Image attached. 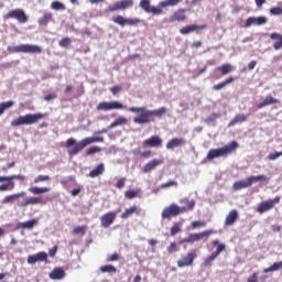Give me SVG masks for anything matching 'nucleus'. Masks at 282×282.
Wrapping results in <instances>:
<instances>
[{
  "label": "nucleus",
  "mask_w": 282,
  "mask_h": 282,
  "mask_svg": "<svg viewBox=\"0 0 282 282\" xmlns=\"http://www.w3.org/2000/svg\"><path fill=\"white\" fill-rule=\"evenodd\" d=\"M128 111L130 113H139V116L133 118L134 124H151V122H155L154 116H156V118L166 116V107H161L156 110H149L147 107H130Z\"/></svg>",
  "instance_id": "1"
},
{
  "label": "nucleus",
  "mask_w": 282,
  "mask_h": 282,
  "mask_svg": "<svg viewBox=\"0 0 282 282\" xmlns=\"http://www.w3.org/2000/svg\"><path fill=\"white\" fill-rule=\"evenodd\" d=\"M94 142H105V138L87 137L80 140L79 142H76V139L74 138H69L66 141L65 147L66 149H68V155L73 156V155H78V153H80V151H83L85 147H89V144H94Z\"/></svg>",
  "instance_id": "2"
},
{
  "label": "nucleus",
  "mask_w": 282,
  "mask_h": 282,
  "mask_svg": "<svg viewBox=\"0 0 282 282\" xmlns=\"http://www.w3.org/2000/svg\"><path fill=\"white\" fill-rule=\"evenodd\" d=\"M178 3H182V0H164L159 2V7H153L151 6V0H140L139 7L143 12H147V14L160 17L163 12L162 8H173L178 6Z\"/></svg>",
  "instance_id": "3"
},
{
  "label": "nucleus",
  "mask_w": 282,
  "mask_h": 282,
  "mask_svg": "<svg viewBox=\"0 0 282 282\" xmlns=\"http://www.w3.org/2000/svg\"><path fill=\"white\" fill-rule=\"evenodd\" d=\"M237 147H238L237 141H231L221 148L210 149L206 155V160H208V162H213V160L217 158H226L230 155V153H232V151H235Z\"/></svg>",
  "instance_id": "4"
},
{
  "label": "nucleus",
  "mask_w": 282,
  "mask_h": 282,
  "mask_svg": "<svg viewBox=\"0 0 282 282\" xmlns=\"http://www.w3.org/2000/svg\"><path fill=\"white\" fill-rule=\"evenodd\" d=\"M45 115L37 112V113H26L24 116H20L17 119L11 121V127H21L23 124H36L39 120H43Z\"/></svg>",
  "instance_id": "5"
},
{
  "label": "nucleus",
  "mask_w": 282,
  "mask_h": 282,
  "mask_svg": "<svg viewBox=\"0 0 282 282\" xmlns=\"http://www.w3.org/2000/svg\"><path fill=\"white\" fill-rule=\"evenodd\" d=\"M8 52L10 54H41L43 48L34 44H22L18 46H8Z\"/></svg>",
  "instance_id": "6"
},
{
  "label": "nucleus",
  "mask_w": 282,
  "mask_h": 282,
  "mask_svg": "<svg viewBox=\"0 0 282 282\" xmlns=\"http://www.w3.org/2000/svg\"><path fill=\"white\" fill-rule=\"evenodd\" d=\"M182 213H186V208H181L177 204H171L170 206L165 207L162 213V219H173V217H178Z\"/></svg>",
  "instance_id": "7"
},
{
  "label": "nucleus",
  "mask_w": 282,
  "mask_h": 282,
  "mask_svg": "<svg viewBox=\"0 0 282 282\" xmlns=\"http://www.w3.org/2000/svg\"><path fill=\"white\" fill-rule=\"evenodd\" d=\"M217 231L214 229H207L197 234H189L188 237L184 238L181 243H195V241H202V239H208L210 235H216Z\"/></svg>",
  "instance_id": "8"
},
{
  "label": "nucleus",
  "mask_w": 282,
  "mask_h": 282,
  "mask_svg": "<svg viewBox=\"0 0 282 282\" xmlns=\"http://www.w3.org/2000/svg\"><path fill=\"white\" fill-rule=\"evenodd\" d=\"M134 2L133 0H119L115 2L113 4H110L107 7L106 12H118V11H124L133 8Z\"/></svg>",
  "instance_id": "9"
},
{
  "label": "nucleus",
  "mask_w": 282,
  "mask_h": 282,
  "mask_svg": "<svg viewBox=\"0 0 282 282\" xmlns=\"http://www.w3.org/2000/svg\"><path fill=\"white\" fill-rule=\"evenodd\" d=\"M113 109H127V106L119 101H101L96 106L97 111H112Z\"/></svg>",
  "instance_id": "10"
},
{
  "label": "nucleus",
  "mask_w": 282,
  "mask_h": 282,
  "mask_svg": "<svg viewBox=\"0 0 282 282\" xmlns=\"http://www.w3.org/2000/svg\"><path fill=\"white\" fill-rule=\"evenodd\" d=\"M3 19H17L19 23H28V14L22 9L10 10L7 14L3 15Z\"/></svg>",
  "instance_id": "11"
},
{
  "label": "nucleus",
  "mask_w": 282,
  "mask_h": 282,
  "mask_svg": "<svg viewBox=\"0 0 282 282\" xmlns=\"http://www.w3.org/2000/svg\"><path fill=\"white\" fill-rule=\"evenodd\" d=\"M112 21L121 28H124V25H140L142 22L139 18H124L122 15L112 17Z\"/></svg>",
  "instance_id": "12"
},
{
  "label": "nucleus",
  "mask_w": 282,
  "mask_h": 282,
  "mask_svg": "<svg viewBox=\"0 0 282 282\" xmlns=\"http://www.w3.org/2000/svg\"><path fill=\"white\" fill-rule=\"evenodd\" d=\"M195 259H197V250L194 249L177 260V268H188L193 265Z\"/></svg>",
  "instance_id": "13"
},
{
  "label": "nucleus",
  "mask_w": 282,
  "mask_h": 282,
  "mask_svg": "<svg viewBox=\"0 0 282 282\" xmlns=\"http://www.w3.org/2000/svg\"><path fill=\"white\" fill-rule=\"evenodd\" d=\"M279 202H281V196H275L273 199L262 202L260 205H258L257 210L262 215V213H268V210H272V208H274V205L279 204Z\"/></svg>",
  "instance_id": "14"
},
{
  "label": "nucleus",
  "mask_w": 282,
  "mask_h": 282,
  "mask_svg": "<svg viewBox=\"0 0 282 282\" xmlns=\"http://www.w3.org/2000/svg\"><path fill=\"white\" fill-rule=\"evenodd\" d=\"M117 215L118 214L116 212H108V213L104 214L100 217L101 227L109 228V226H111V224H113L116 221Z\"/></svg>",
  "instance_id": "15"
},
{
  "label": "nucleus",
  "mask_w": 282,
  "mask_h": 282,
  "mask_svg": "<svg viewBox=\"0 0 282 282\" xmlns=\"http://www.w3.org/2000/svg\"><path fill=\"white\" fill-rule=\"evenodd\" d=\"M206 28H208V25L206 24H191V25L181 28L180 34H183V36H186V34L197 32L198 30H206Z\"/></svg>",
  "instance_id": "16"
},
{
  "label": "nucleus",
  "mask_w": 282,
  "mask_h": 282,
  "mask_svg": "<svg viewBox=\"0 0 282 282\" xmlns=\"http://www.w3.org/2000/svg\"><path fill=\"white\" fill-rule=\"evenodd\" d=\"M144 147L160 149L162 147V138L160 135H152L143 141Z\"/></svg>",
  "instance_id": "17"
},
{
  "label": "nucleus",
  "mask_w": 282,
  "mask_h": 282,
  "mask_svg": "<svg viewBox=\"0 0 282 282\" xmlns=\"http://www.w3.org/2000/svg\"><path fill=\"white\" fill-rule=\"evenodd\" d=\"M161 164H164V159H154L151 160L150 162H148L142 171L143 173H151V171H154L155 169H158V166H160Z\"/></svg>",
  "instance_id": "18"
},
{
  "label": "nucleus",
  "mask_w": 282,
  "mask_h": 282,
  "mask_svg": "<svg viewBox=\"0 0 282 282\" xmlns=\"http://www.w3.org/2000/svg\"><path fill=\"white\" fill-rule=\"evenodd\" d=\"M142 213V208L138 207L137 205H132L124 209L121 214V219H129L132 215H140Z\"/></svg>",
  "instance_id": "19"
},
{
  "label": "nucleus",
  "mask_w": 282,
  "mask_h": 282,
  "mask_svg": "<svg viewBox=\"0 0 282 282\" xmlns=\"http://www.w3.org/2000/svg\"><path fill=\"white\" fill-rule=\"evenodd\" d=\"M186 19V9L176 10L169 19L170 23L182 22Z\"/></svg>",
  "instance_id": "20"
},
{
  "label": "nucleus",
  "mask_w": 282,
  "mask_h": 282,
  "mask_svg": "<svg viewBox=\"0 0 282 282\" xmlns=\"http://www.w3.org/2000/svg\"><path fill=\"white\" fill-rule=\"evenodd\" d=\"M26 261L30 265L39 261H47V253L45 251H41L36 254L29 256Z\"/></svg>",
  "instance_id": "21"
},
{
  "label": "nucleus",
  "mask_w": 282,
  "mask_h": 282,
  "mask_svg": "<svg viewBox=\"0 0 282 282\" xmlns=\"http://www.w3.org/2000/svg\"><path fill=\"white\" fill-rule=\"evenodd\" d=\"M43 198L42 197H29L25 198L24 202L19 203V208H25L28 206H36V204H42Z\"/></svg>",
  "instance_id": "22"
},
{
  "label": "nucleus",
  "mask_w": 282,
  "mask_h": 282,
  "mask_svg": "<svg viewBox=\"0 0 282 282\" xmlns=\"http://www.w3.org/2000/svg\"><path fill=\"white\" fill-rule=\"evenodd\" d=\"M54 21V14L50 11H45L41 18L37 19L39 25H42L46 28V25H50Z\"/></svg>",
  "instance_id": "23"
},
{
  "label": "nucleus",
  "mask_w": 282,
  "mask_h": 282,
  "mask_svg": "<svg viewBox=\"0 0 282 282\" xmlns=\"http://www.w3.org/2000/svg\"><path fill=\"white\" fill-rule=\"evenodd\" d=\"M183 144H186V141L182 138H173L166 143V149L169 151H173V149H177V147H183Z\"/></svg>",
  "instance_id": "24"
},
{
  "label": "nucleus",
  "mask_w": 282,
  "mask_h": 282,
  "mask_svg": "<svg viewBox=\"0 0 282 282\" xmlns=\"http://www.w3.org/2000/svg\"><path fill=\"white\" fill-rule=\"evenodd\" d=\"M265 23H268V18H265L264 15L261 17H251L248 18V26L250 28V25H265Z\"/></svg>",
  "instance_id": "25"
},
{
  "label": "nucleus",
  "mask_w": 282,
  "mask_h": 282,
  "mask_svg": "<svg viewBox=\"0 0 282 282\" xmlns=\"http://www.w3.org/2000/svg\"><path fill=\"white\" fill-rule=\"evenodd\" d=\"M50 278L54 281H61V279H65V270L62 268H55L51 273Z\"/></svg>",
  "instance_id": "26"
},
{
  "label": "nucleus",
  "mask_w": 282,
  "mask_h": 282,
  "mask_svg": "<svg viewBox=\"0 0 282 282\" xmlns=\"http://www.w3.org/2000/svg\"><path fill=\"white\" fill-rule=\"evenodd\" d=\"M237 217H239V214L237 213V210L236 209L230 210L229 214L226 216L225 226H232V224L237 221Z\"/></svg>",
  "instance_id": "27"
},
{
  "label": "nucleus",
  "mask_w": 282,
  "mask_h": 282,
  "mask_svg": "<svg viewBox=\"0 0 282 282\" xmlns=\"http://www.w3.org/2000/svg\"><path fill=\"white\" fill-rule=\"evenodd\" d=\"M271 41H276L273 44V50H282V34L281 33H272L270 35Z\"/></svg>",
  "instance_id": "28"
},
{
  "label": "nucleus",
  "mask_w": 282,
  "mask_h": 282,
  "mask_svg": "<svg viewBox=\"0 0 282 282\" xmlns=\"http://www.w3.org/2000/svg\"><path fill=\"white\" fill-rule=\"evenodd\" d=\"M235 67L231 64H223L215 68V72H220L221 76H228L230 72H234Z\"/></svg>",
  "instance_id": "29"
},
{
  "label": "nucleus",
  "mask_w": 282,
  "mask_h": 282,
  "mask_svg": "<svg viewBox=\"0 0 282 282\" xmlns=\"http://www.w3.org/2000/svg\"><path fill=\"white\" fill-rule=\"evenodd\" d=\"M230 83H235V77H232V76L227 77L224 82L214 85L213 89H214V91H219V90L224 89V87H226V85H230Z\"/></svg>",
  "instance_id": "30"
},
{
  "label": "nucleus",
  "mask_w": 282,
  "mask_h": 282,
  "mask_svg": "<svg viewBox=\"0 0 282 282\" xmlns=\"http://www.w3.org/2000/svg\"><path fill=\"white\" fill-rule=\"evenodd\" d=\"M39 223L37 219H31V220H28L25 223H18L17 224V228H22V229H29V230H32V228H34V226H36V224Z\"/></svg>",
  "instance_id": "31"
},
{
  "label": "nucleus",
  "mask_w": 282,
  "mask_h": 282,
  "mask_svg": "<svg viewBox=\"0 0 282 282\" xmlns=\"http://www.w3.org/2000/svg\"><path fill=\"white\" fill-rule=\"evenodd\" d=\"M279 104V99H275L272 96H267L262 102L259 104L258 108L263 109V107H268V105H276Z\"/></svg>",
  "instance_id": "32"
},
{
  "label": "nucleus",
  "mask_w": 282,
  "mask_h": 282,
  "mask_svg": "<svg viewBox=\"0 0 282 282\" xmlns=\"http://www.w3.org/2000/svg\"><path fill=\"white\" fill-rule=\"evenodd\" d=\"M180 203L185 204V206L180 207V208H185V213H188L189 210H193V208H195L194 199L183 198L180 200Z\"/></svg>",
  "instance_id": "33"
},
{
  "label": "nucleus",
  "mask_w": 282,
  "mask_h": 282,
  "mask_svg": "<svg viewBox=\"0 0 282 282\" xmlns=\"http://www.w3.org/2000/svg\"><path fill=\"white\" fill-rule=\"evenodd\" d=\"M129 119L127 117H118L109 127L108 129H116V127H122V124H128Z\"/></svg>",
  "instance_id": "34"
},
{
  "label": "nucleus",
  "mask_w": 282,
  "mask_h": 282,
  "mask_svg": "<svg viewBox=\"0 0 282 282\" xmlns=\"http://www.w3.org/2000/svg\"><path fill=\"white\" fill-rule=\"evenodd\" d=\"M23 195H25L24 192L8 195L2 199L1 204H12L14 199H19V197H23Z\"/></svg>",
  "instance_id": "35"
},
{
  "label": "nucleus",
  "mask_w": 282,
  "mask_h": 282,
  "mask_svg": "<svg viewBox=\"0 0 282 282\" xmlns=\"http://www.w3.org/2000/svg\"><path fill=\"white\" fill-rule=\"evenodd\" d=\"M29 193H32V195H43V193H50V187L31 186Z\"/></svg>",
  "instance_id": "36"
},
{
  "label": "nucleus",
  "mask_w": 282,
  "mask_h": 282,
  "mask_svg": "<svg viewBox=\"0 0 282 282\" xmlns=\"http://www.w3.org/2000/svg\"><path fill=\"white\" fill-rule=\"evenodd\" d=\"M12 180H19L20 182H25V176L21 174H13L9 176H0V182H10Z\"/></svg>",
  "instance_id": "37"
},
{
  "label": "nucleus",
  "mask_w": 282,
  "mask_h": 282,
  "mask_svg": "<svg viewBox=\"0 0 282 282\" xmlns=\"http://www.w3.org/2000/svg\"><path fill=\"white\" fill-rule=\"evenodd\" d=\"M105 173V164L100 163L94 170L89 172V177H98V175H102Z\"/></svg>",
  "instance_id": "38"
},
{
  "label": "nucleus",
  "mask_w": 282,
  "mask_h": 282,
  "mask_svg": "<svg viewBox=\"0 0 282 282\" xmlns=\"http://www.w3.org/2000/svg\"><path fill=\"white\" fill-rule=\"evenodd\" d=\"M257 182H269V180L265 175L251 176L248 178V186H252Z\"/></svg>",
  "instance_id": "39"
},
{
  "label": "nucleus",
  "mask_w": 282,
  "mask_h": 282,
  "mask_svg": "<svg viewBox=\"0 0 282 282\" xmlns=\"http://www.w3.org/2000/svg\"><path fill=\"white\" fill-rule=\"evenodd\" d=\"M100 272L102 274L108 273V274H116L118 272V269L113 267L112 264H106L99 268Z\"/></svg>",
  "instance_id": "40"
},
{
  "label": "nucleus",
  "mask_w": 282,
  "mask_h": 282,
  "mask_svg": "<svg viewBox=\"0 0 282 282\" xmlns=\"http://www.w3.org/2000/svg\"><path fill=\"white\" fill-rule=\"evenodd\" d=\"M7 183L0 185V193H6V191H14V181H4Z\"/></svg>",
  "instance_id": "41"
},
{
  "label": "nucleus",
  "mask_w": 282,
  "mask_h": 282,
  "mask_svg": "<svg viewBox=\"0 0 282 282\" xmlns=\"http://www.w3.org/2000/svg\"><path fill=\"white\" fill-rule=\"evenodd\" d=\"M279 270H282V261L273 263L271 267L263 270L264 274H268V272H276Z\"/></svg>",
  "instance_id": "42"
},
{
  "label": "nucleus",
  "mask_w": 282,
  "mask_h": 282,
  "mask_svg": "<svg viewBox=\"0 0 282 282\" xmlns=\"http://www.w3.org/2000/svg\"><path fill=\"white\" fill-rule=\"evenodd\" d=\"M151 153V150H145L142 152L140 148L133 150V155H140L141 158H145L147 160H149Z\"/></svg>",
  "instance_id": "43"
},
{
  "label": "nucleus",
  "mask_w": 282,
  "mask_h": 282,
  "mask_svg": "<svg viewBox=\"0 0 282 282\" xmlns=\"http://www.w3.org/2000/svg\"><path fill=\"white\" fill-rule=\"evenodd\" d=\"M126 199H135V197H140V192L138 189H129L124 192Z\"/></svg>",
  "instance_id": "44"
},
{
  "label": "nucleus",
  "mask_w": 282,
  "mask_h": 282,
  "mask_svg": "<svg viewBox=\"0 0 282 282\" xmlns=\"http://www.w3.org/2000/svg\"><path fill=\"white\" fill-rule=\"evenodd\" d=\"M240 122H246V116L237 115L229 123L228 127H235V124H239Z\"/></svg>",
  "instance_id": "45"
},
{
  "label": "nucleus",
  "mask_w": 282,
  "mask_h": 282,
  "mask_svg": "<svg viewBox=\"0 0 282 282\" xmlns=\"http://www.w3.org/2000/svg\"><path fill=\"white\" fill-rule=\"evenodd\" d=\"M218 118H221V112H213L204 120V122H206V124H210V122H216Z\"/></svg>",
  "instance_id": "46"
},
{
  "label": "nucleus",
  "mask_w": 282,
  "mask_h": 282,
  "mask_svg": "<svg viewBox=\"0 0 282 282\" xmlns=\"http://www.w3.org/2000/svg\"><path fill=\"white\" fill-rule=\"evenodd\" d=\"M10 107H14V101L9 100L0 102V116H3V111L10 109Z\"/></svg>",
  "instance_id": "47"
},
{
  "label": "nucleus",
  "mask_w": 282,
  "mask_h": 282,
  "mask_svg": "<svg viewBox=\"0 0 282 282\" xmlns=\"http://www.w3.org/2000/svg\"><path fill=\"white\" fill-rule=\"evenodd\" d=\"M51 9L52 10H55V11H63V10H66V7L63 2L61 1H53L51 3Z\"/></svg>",
  "instance_id": "48"
},
{
  "label": "nucleus",
  "mask_w": 282,
  "mask_h": 282,
  "mask_svg": "<svg viewBox=\"0 0 282 282\" xmlns=\"http://www.w3.org/2000/svg\"><path fill=\"white\" fill-rule=\"evenodd\" d=\"M234 191H241V188H248V182L238 181L232 185Z\"/></svg>",
  "instance_id": "49"
},
{
  "label": "nucleus",
  "mask_w": 282,
  "mask_h": 282,
  "mask_svg": "<svg viewBox=\"0 0 282 282\" xmlns=\"http://www.w3.org/2000/svg\"><path fill=\"white\" fill-rule=\"evenodd\" d=\"M73 235H85L87 232V227L86 226H77L73 229Z\"/></svg>",
  "instance_id": "50"
},
{
  "label": "nucleus",
  "mask_w": 282,
  "mask_h": 282,
  "mask_svg": "<svg viewBox=\"0 0 282 282\" xmlns=\"http://www.w3.org/2000/svg\"><path fill=\"white\" fill-rule=\"evenodd\" d=\"M224 250H226V245L220 243V245H218V247L216 248V250L212 252V254L217 259V257H218L219 254H221V252H224Z\"/></svg>",
  "instance_id": "51"
},
{
  "label": "nucleus",
  "mask_w": 282,
  "mask_h": 282,
  "mask_svg": "<svg viewBox=\"0 0 282 282\" xmlns=\"http://www.w3.org/2000/svg\"><path fill=\"white\" fill-rule=\"evenodd\" d=\"M177 232H182V228L180 227V225L177 223H175L170 230V235L171 237H175V235H177Z\"/></svg>",
  "instance_id": "52"
},
{
  "label": "nucleus",
  "mask_w": 282,
  "mask_h": 282,
  "mask_svg": "<svg viewBox=\"0 0 282 282\" xmlns=\"http://www.w3.org/2000/svg\"><path fill=\"white\" fill-rule=\"evenodd\" d=\"M59 47H69L72 45V40L69 37H64L58 42Z\"/></svg>",
  "instance_id": "53"
},
{
  "label": "nucleus",
  "mask_w": 282,
  "mask_h": 282,
  "mask_svg": "<svg viewBox=\"0 0 282 282\" xmlns=\"http://www.w3.org/2000/svg\"><path fill=\"white\" fill-rule=\"evenodd\" d=\"M206 220H196L192 223V228H206Z\"/></svg>",
  "instance_id": "54"
},
{
  "label": "nucleus",
  "mask_w": 282,
  "mask_h": 282,
  "mask_svg": "<svg viewBox=\"0 0 282 282\" xmlns=\"http://www.w3.org/2000/svg\"><path fill=\"white\" fill-rule=\"evenodd\" d=\"M50 175H37L34 178V184H40V182H50Z\"/></svg>",
  "instance_id": "55"
},
{
  "label": "nucleus",
  "mask_w": 282,
  "mask_h": 282,
  "mask_svg": "<svg viewBox=\"0 0 282 282\" xmlns=\"http://www.w3.org/2000/svg\"><path fill=\"white\" fill-rule=\"evenodd\" d=\"M215 259H217V258H215V257L213 256V253H210V256L207 257V258L203 261L204 268H208V265H213V261H215Z\"/></svg>",
  "instance_id": "56"
},
{
  "label": "nucleus",
  "mask_w": 282,
  "mask_h": 282,
  "mask_svg": "<svg viewBox=\"0 0 282 282\" xmlns=\"http://www.w3.org/2000/svg\"><path fill=\"white\" fill-rule=\"evenodd\" d=\"M177 250H180V247H177V242H171L167 247V252L170 254H173V252H177Z\"/></svg>",
  "instance_id": "57"
},
{
  "label": "nucleus",
  "mask_w": 282,
  "mask_h": 282,
  "mask_svg": "<svg viewBox=\"0 0 282 282\" xmlns=\"http://www.w3.org/2000/svg\"><path fill=\"white\" fill-rule=\"evenodd\" d=\"M120 260V256L118 253H112V254H109L106 259V261L108 263H111L112 261H119Z\"/></svg>",
  "instance_id": "58"
},
{
  "label": "nucleus",
  "mask_w": 282,
  "mask_h": 282,
  "mask_svg": "<svg viewBox=\"0 0 282 282\" xmlns=\"http://www.w3.org/2000/svg\"><path fill=\"white\" fill-rule=\"evenodd\" d=\"M270 13L273 14L274 17H279L282 14V8L273 7L270 9Z\"/></svg>",
  "instance_id": "59"
},
{
  "label": "nucleus",
  "mask_w": 282,
  "mask_h": 282,
  "mask_svg": "<svg viewBox=\"0 0 282 282\" xmlns=\"http://www.w3.org/2000/svg\"><path fill=\"white\" fill-rule=\"evenodd\" d=\"M102 151L100 147H91L87 150V155H94V153H100Z\"/></svg>",
  "instance_id": "60"
},
{
  "label": "nucleus",
  "mask_w": 282,
  "mask_h": 282,
  "mask_svg": "<svg viewBox=\"0 0 282 282\" xmlns=\"http://www.w3.org/2000/svg\"><path fill=\"white\" fill-rule=\"evenodd\" d=\"M171 186H177V182L169 181L167 183H163L160 185V188H171Z\"/></svg>",
  "instance_id": "61"
},
{
  "label": "nucleus",
  "mask_w": 282,
  "mask_h": 282,
  "mask_svg": "<svg viewBox=\"0 0 282 282\" xmlns=\"http://www.w3.org/2000/svg\"><path fill=\"white\" fill-rule=\"evenodd\" d=\"M84 95H85V86L80 84L76 89V97L80 98V96H84Z\"/></svg>",
  "instance_id": "62"
},
{
  "label": "nucleus",
  "mask_w": 282,
  "mask_h": 282,
  "mask_svg": "<svg viewBox=\"0 0 282 282\" xmlns=\"http://www.w3.org/2000/svg\"><path fill=\"white\" fill-rule=\"evenodd\" d=\"M127 182V178H124V177H122V178H120L118 182H117V184H116V187L117 188H124V183Z\"/></svg>",
  "instance_id": "63"
},
{
  "label": "nucleus",
  "mask_w": 282,
  "mask_h": 282,
  "mask_svg": "<svg viewBox=\"0 0 282 282\" xmlns=\"http://www.w3.org/2000/svg\"><path fill=\"white\" fill-rule=\"evenodd\" d=\"M248 282H259V273H253V274L249 278Z\"/></svg>",
  "instance_id": "64"
}]
</instances>
